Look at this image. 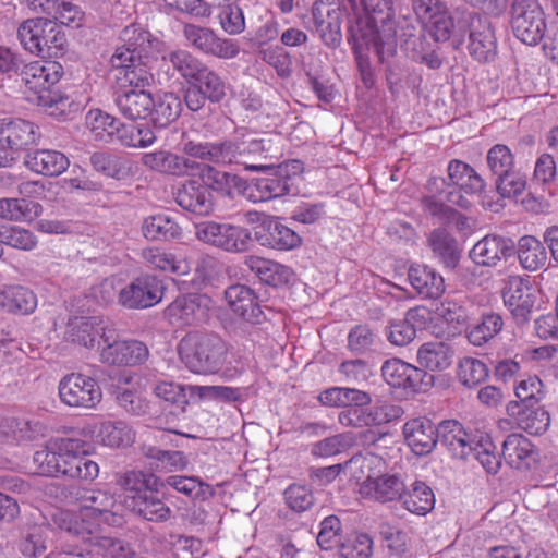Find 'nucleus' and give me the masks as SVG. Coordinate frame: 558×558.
<instances>
[{
	"instance_id": "obj_1",
	"label": "nucleus",
	"mask_w": 558,
	"mask_h": 558,
	"mask_svg": "<svg viewBox=\"0 0 558 558\" xmlns=\"http://www.w3.org/2000/svg\"><path fill=\"white\" fill-rule=\"evenodd\" d=\"M353 17L349 25V41L364 74L369 66L366 52L374 49L380 60L397 51V28L392 0H348Z\"/></svg>"
},
{
	"instance_id": "obj_2",
	"label": "nucleus",
	"mask_w": 558,
	"mask_h": 558,
	"mask_svg": "<svg viewBox=\"0 0 558 558\" xmlns=\"http://www.w3.org/2000/svg\"><path fill=\"white\" fill-rule=\"evenodd\" d=\"M170 486L195 499L203 494L204 484L194 476L171 475L161 481L154 474H131L126 477L125 505L148 521H165L170 509L155 494Z\"/></svg>"
},
{
	"instance_id": "obj_3",
	"label": "nucleus",
	"mask_w": 558,
	"mask_h": 558,
	"mask_svg": "<svg viewBox=\"0 0 558 558\" xmlns=\"http://www.w3.org/2000/svg\"><path fill=\"white\" fill-rule=\"evenodd\" d=\"M75 509L57 510L53 524L66 533L92 542L101 523L119 525L122 518L111 511L113 498L102 490L78 489L75 493Z\"/></svg>"
},
{
	"instance_id": "obj_4",
	"label": "nucleus",
	"mask_w": 558,
	"mask_h": 558,
	"mask_svg": "<svg viewBox=\"0 0 558 558\" xmlns=\"http://www.w3.org/2000/svg\"><path fill=\"white\" fill-rule=\"evenodd\" d=\"M180 361L195 374H218L233 379L243 371L241 361L229 352L227 344L216 335L190 332L178 344Z\"/></svg>"
},
{
	"instance_id": "obj_5",
	"label": "nucleus",
	"mask_w": 558,
	"mask_h": 558,
	"mask_svg": "<svg viewBox=\"0 0 558 558\" xmlns=\"http://www.w3.org/2000/svg\"><path fill=\"white\" fill-rule=\"evenodd\" d=\"M89 446L76 438L49 439L44 449L34 454L36 472L46 476L60 474L85 481H93L99 474V466L88 459Z\"/></svg>"
},
{
	"instance_id": "obj_6",
	"label": "nucleus",
	"mask_w": 558,
	"mask_h": 558,
	"mask_svg": "<svg viewBox=\"0 0 558 558\" xmlns=\"http://www.w3.org/2000/svg\"><path fill=\"white\" fill-rule=\"evenodd\" d=\"M319 401L327 407L347 408L339 414V423L345 427L378 426L402 415V409L393 404H380L365 408L372 402L371 396L362 390L344 387H332L319 395Z\"/></svg>"
},
{
	"instance_id": "obj_7",
	"label": "nucleus",
	"mask_w": 558,
	"mask_h": 558,
	"mask_svg": "<svg viewBox=\"0 0 558 558\" xmlns=\"http://www.w3.org/2000/svg\"><path fill=\"white\" fill-rule=\"evenodd\" d=\"M345 466L356 480L364 478L359 488L362 498L386 504L399 500L404 493L403 480L385 472L386 462L377 454L354 456Z\"/></svg>"
},
{
	"instance_id": "obj_8",
	"label": "nucleus",
	"mask_w": 558,
	"mask_h": 558,
	"mask_svg": "<svg viewBox=\"0 0 558 558\" xmlns=\"http://www.w3.org/2000/svg\"><path fill=\"white\" fill-rule=\"evenodd\" d=\"M17 39L22 47L35 56L58 58L66 47L65 34L49 19H28L17 27Z\"/></svg>"
},
{
	"instance_id": "obj_9",
	"label": "nucleus",
	"mask_w": 558,
	"mask_h": 558,
	"mask_svg": "<svg viewBox=\"0 0 558 558\" xmlns=\"http://www.w3.org/2000/svg\"><path fill=\"white\" fill-rule=\"evenodd\" d=\"M123 45L116 48L110 63L123 73L144 59H165V45L138 25L126 26L121 33Z\"/></svg>"
},
{
	"instance_id": "obj_10",
	"label": "nucleus",
	"mask_w": 558,
	"mask_h": 558,
	"mask_svg": "<svg viewBox=\"0 0 558 558\" xmlns=\"http://www.w3.org/2000/svg\"><path fill=\"white\" fill-rule=\"evenodd\" d=\"M510 15L513 34L519 40L535 46L543 39L547 24L538 0H512Z\"/></svg>"
},
{
	"instance_id": "obj_11",
	"label": "nucleus",
	"mask_w": 558,
	"mask_h": 558,
	"mask_svg": "<svg viewBox=\"0 0 558 558\" xmlns=\"http://www.w3.org/2000/svg\"><path fill=\"white\" fill-rule=\"evenodd\" d=\"M62 73V65L56 61H33L25 64L20 75L26 99L37 106L48 101L49 94L60 81Z\"/></svg>"
},
{
	"instance_id": "obj_12",
	"label": "nucleus",
	"mask_w": 558,
	"mask_h": 558,
	"mask_svg": "<svg viewBox=\"0 0 558 558\" xmlns=\"http://www.w3.org/2000/svg\"><path fill=\"white\" fill-rule=\"evenodd\" d=\"M196 238L206 244L227 252L246 251L251 243V232L240 226L204 221L195 226Z\"/></svg>"
},
{
	"instance_id": "obj_13",
	"label": "nucleus",
	"mask_w": 558,
	"mask_h": 558,
	"mask_svg": "<svg viewBox=\"0 0 558 558\" xmlns=\"http://www.w3.org/2000/svg\"><path fill=\"white\" fill-rule=\"evenodd\" d=\"M300 169L299 161L281 165L262 177L253 179L244 189V195L252 202H267L282 197L291 191L289 168Z\"/></svg>"
},
{
	"instance_id": "obj_14",
	"label": "nucleus",
	"mask_w": 558,
	"mask_h": 558,
	"mask_svg": "<svg viewBox=\"0 0 558 558\" xmlns=\"http://www.w3.org/2000/svg\"><path fill=\"white\" fill-rule=\"evenodd\" d=\"M59 397L69 407L94 409L100 403L102 391L93 377L72 373L60 380Z\"/></svg>"
},
{
	"instance_id": "obj_15",
	"label": "nucleus",
	"mask_w": 558,
	"mask_h": 558,
	"mask_svg": "<svg viewBox=\"0 0 558 558\" xmlns=\"http://www.w3.org/2000/svg\"><path fill=\"white\" fill-rule=\"evenodd\" d=\"M100 360L109 365H137L148 357L147 347L137 340L118 339L113 330L102 332Z\"/></svg>"
},
{
	"instance_id": "obj_16",
	"label": "nucleus",
	"mask_w": 558,
	"mask_h": 558,
	"mask_svg": "<svg viewBox=\"0 0 558 558\" xmlns=\"http://www.w3.org/2000/svg\"><path fill=\"white\" fill-rule=\"evenodd\" d=\"M463 25L469 27L468 51L481 63H488L497 56V38L490 21L481 15H468Z\"/></svg>"
},
{
	"instance_id": "obj_17",
	"label": "nucleus",
	"mask_w": 558,
	"mask_h": 558,
	"mask_svg": "<svg viewBox=\"0 0 558 558\" xmlns=\"http://www.w3.org/2000/svg\"><path fill=\"white\" fill-rule=\"evenodd\" d=\"M162 280L154 275H142L119 291V303L129 308H147L163 298Z\"/></svg>"
},
{
	"instance_id": "obj_18",
	"label": "nucleus",
	"mask_w": 558,
	"mask_h": 558,
	"mask_svg": "<svg viewBox=\"0 0 558 558\" xmlns=\"http://www.w3.org/2000/svg\"><path fill=\"white\" fill-rule=\"evenodd\" d=\"M381 375L390 387L400 389L407 396L418 393L427 386L424 384L426 373L400 359L386 361L381 366Z\"/></svg>"
},
{
	"instance_id": "obj_19",
	"label": "nucleus",
	"mask_w": 558,
	"mask_h": 558,
	"mask_svg": "<svg viewBox=\"0 0 558 558\" xmlns=\"http://www.w3.org/2000/svg\"><path fill=\"white\" fill-rule=\"evenodd\" d=\"M502 299L518 323H524L535 305L536 289L529 280L511 276L502 291Z\"/></svg>"
},
{
	"instance_id": "obj_20",
	"label": "nucleus",
	"mask_w": 558,
	"mask_h": 558,
	"mask_svg": "<svg viewBox=\"0 0 558 558\" xmlns=\"http://www.w3.org/2000/svg\"><path fill=\"white\" fill-rule=\"evenodd\" d=\"M81 434L96 438L101 445L110 448L126 447L135 439L134 430L123 421L100 420L86 423L82 426Z\"/></svg>"
},
{
	"instance_id": "obj_21",
	"label": "nucleus",
	"mask_w": 558,
	"mask_h": 558,
	"mask_svg": "<svg viewBox=\"0 0 558 558\" xmlns=\"http://www.w3.org/2000/svg\"><path fill=\"white\" fill-rule=\"evenodd\" d=\"M213 306L211 299L206 294H187L177 298L166 310L173 324H193L207 317Z\"/></svg>"
},
{
	"instance_id": "obj_22",
	"label": "nucleus",
	"mask_w": 558,
	"mask_h": 558,
	"mask_svg": "<svg viewBox=\"0 0 558 558\" xmlns=\"http://www.w3.org/2000/svg\"><path fill=\"white\" fill-rule=\"evenodd\" d=\"M481 434L468 433L461 423L453 420L444 421L438 428L441 444L458 459H468L473 453Z\"/></svg>"
},
{
	"instance_id": "obj_23",
	"label": "nucleus",
	"mask_w": 558,
	"mask_h": 558,
	"mask_svg": "<svg viewBox=\"0 0 558 558\" xmlns=\"http://www.w3.org/2000/svg\"><path fill=\"white\" fill-rule=\"evenodd\" d=\"M38 138L36 126L22 119L0 120V145L15 156L28 145L35 144Z\"/></svg>"
},
{
	"instance_id": "obj_24",
	"label": "nucleus",
	"mask_w": 558,
	"mask_h": 558,
	"mask_svg": "<svg viewBox=\"0 0 558 558\" xmlns=\"http://www.w3.org/2000/svg\"><path fill=\"white\" fill-rule=\"evenodd\" d=\"M510 240L498 235H486L476 242L469 256L473 263L485 267H495L512 252Z\"/></svg>"
},
{
	"instance_id": "obj_25",
	"label": "nucleus",
	"mask_w": 558,
	"mask_h": 558,
	"mask_svg": "<svg viewBox=\"0 0 558 558\" xmlns=\"http://www.w3.org/2000/svg\"><path fill=\"white\" fill-rule=\"evenodd\" d=\"M502 454L506 463L515 470H530L538 461L535 446L521 434H511L502 444Z\"/></svg>"
},
{
	"instance_id": "obj_26",
	"label": "nucleus",
	"mask_w": 558,
	"mask_h": 558,
	"mask_svg": "<svg viewBox=\"0 0 558 558\" xmlns=\"http://www.w3.org/2000/svg\"><path fill=\"white\" fill-rule=\"evenodd\" d=\"M437 434L434 424L427 417L420 416L409 420L403 426V435L408 446L415 454L429 453L436 442Z\"/></svg>"
},
{
	"instance_id": "obj_27",
	"label": "nucleus",
	"mask_w": 558,
	"mask_h": 558,
	"mask_svg": "<svg viewBox=\"0 0 558 558\" xmlns=\"http://www.w3.org/2000/svg\"><path fill=\"white\" fill-rule=\"evenodd\" d=\"M225 299L231 311L247 322L259 323L263 311L254 291L244 284H233L225 291Z\"/></svg>"
},
{
	"instance_id": "obj_28",
	"label": "nucleus",
	"mask_w": 558,
	"mask_h": 558,
	"mask_svg": "<svg viewBox=\"0 0 558 558\" xmlns=\"http://www.w3.org/2000/svg\"><path fill=\"white\" fill-rule=\"evenodd\" d=\"M145 381L137 375L122 374L118 379V403L132 414L140 415L147 409L144 397Z\"/></svg>"
},
{
	"instance_id": "obj_29",
	"label": "nucleus",
	"mask_w": 558,
	"mask_h": 558,
	"mask_svg": "<svg viewBox=\"0 0 558 558\" xmlns=\"http://www.w3.org/2000/svg\"><path fill=\"white\" fill-rule=\"evenodd\" d=\"M452 347L444 341H428L420 345L416 362L425 373H440L448 369L453 361Z\"/></svg>"
},
{
	"instance_id": "obj_30",
	"label": "nucleus",
	"mask_w": 558,
	"mask_h": 558,
	"mask_svg": "<svg viewBox=\"0 0 558 558\" xmlns=\"http://www.w3.org/2000/svg\"><path fill=\"white\" fill-rule=\"evenodd\" d=\"M24 163L35 173L58 177L69 168L70 160L59 150L35 149L27 153Z\"/></svg>"
},
{
	"instance_id": "obj_31",
	"label": "nucleus",
	"mask_w": 558,
	"mask_h": 558,
	"mask_svg": "<svg viewBox=\"0 0 558 558\" xmlns=\"http://www.w3.org/2000/svg\"><path fill=\"white\" fill-rule=\"evenodd\" d=\"M177 203L196 215H208L214 207L210 191L196 179H191L177 193Z\"/></svg>"
},
{
	"instance_id": "obj_32",
	"label": "nucleus",
	"mask_w": 558,
	"mask_h": 558,
	"mask_svg": "<svg viewBox=\"0 0 558 558\" xmlns=\"http://www.w3.org/2000/svg\"><path fill=\"white\" fill-rule=\"evenodd\" d=\"M142 256L149 267L161 272L184 276L191 270V264L182 253L148 247L143 251Z\"/></svg>"
},
{
	"instance_id": "obj_33",
	"label": "nucleus",
	"mask_w": 558,
	"mask_h": 558,
	"mask_svg": "<svg viewBox=\"0 0 558 558\" xmlns=\"http://www.w3.org/2000/svg\"><path fill=\"white\" fill-rule=\"evenodd\" d=\"M427 242L446 268L454 269L458 266L463 247L447 228L433 230L428 234Z\"/></svg>"
},
{
	"instance_id": "obj_34",
	"label": "nucleus",
	"mask_w": 558,
	"mask_h": 558,
	"mask_svg": "<svg viewBox=\"0 0 558 558\" xmlns=\"http://www.w3.org/2000/svg\"><path fill=\"white\" fill-rule=\"evenodd\" d=\"M102 332H108L100 326L96 318L75 317L66 327V338L86 349H93L97 344L100 349Z\"/></svg>"
},
{
	"instance_id": "obj_35",
	"label": "nucleus",
	"mask_w": 558,
	"mask_h": 558,
	"mask_svg": "<svg viewBox=\"0 0 558 558\" xmlns=\"http://www.w3.org/2000/svg\"><path fill=\"white\" fill-rule=\"evenodd\" d=\"M257 234L260 245L280 251L293 250L302 243L301 236L276 217L267 225L265 233Z\"/></svg>"
},
{
	"instance_id": "obj_36",
	"label": "nucleus",
	"mask_w": 558,
	"mask_h": 558,
	"mask_svg": "<svg viewBox=\"0 0 558 558\" xmlns=\"http://www.w3.org/2000/svg\"><path fill=\"white\" fill-rule=\"evenodd\" d=\"M408 277L412 287L426 298H438L445 292L442 276L428 266L412 265Z\"/></svg>"
},
{
	"instance_id": "obj_37",
	"label": "nucleus",
	"mask_w": 558,
	"mask_h": 558,
	"mask_svg": "<svg viewBox=\"0 0 558 558\" xmlns=\"http://www.w3.org/2000/svg\"><path fill=\"white\" fill-rule=\"evenodd\" d=\"M245 264L262 281L274 287L288 283L293 276L290 267L266 258L250 256Z\"/></svg>"
},
{
	"instance_id": "obj_38",
	"label": "nucleus",
	"mask_w": 558,
	"mask_h": 558,
	"mask_svg": "<svg viewBox=\"0 0 558 558\" xmlns=\"http://www.w3.org/2000/svg\"><path fill=\"white\" fill-rule=\"evenodd\" d=\"M121 113L130 119H144L151 113L154 99L146 89H125L117 98Z\"/></svg>"
},
{
	"instance_id": "obj_39",
	"label": "nucleus",
	"mask_w": 558,
	"mask_h": 558,
	"mask_svg": "<svg viewBox=\"0 0 558 558\" xmlns=\"http://www.w3.org/2000/svg\"><path fill=\"white\" fill-rule=\"evenodd\" d=\"M402 506L409 512L416 515H425L435 507V495L433 489L422 481H415L401 498Z\"/></svg>"
},
{
	"instance_id": "obj_40",
	"label": "nucleus",
	"mask_w": 558,
	"mask_h": 558,
	"mask_svg": "<svg viewBox=\"0 0 558 558\" xmlns=\"http://www.w3.org/2000/svg\"><path fill=\"white\" fill-rule=\"evenodd\" d=\"M484 186L483 179L471 167V173L464 175L463 179L454 185V189L447 193V207L458 206L468 209L472 204L470 197L481 193Z\"/></svg>"
},
{
	"instance_id": "obj_41",
	"label": "nucleus",
	"mask_w": 558,
	"mask_h": 558,
	"mask_svg": "<svg viewBox=\"0 0 558 558\" xmlns=\"http://www.w3.org/2000/svg\"><path fill=\"white\" fill-rule=\"evenodd\" d=\"M43 207L39 203L26 198L0 199V218L10 221L29 222L40 216Z\"/></svg>"
},
{
	"instance_id": "obj_42",
	"label": "nucleus",
	"mask_w": 558,
	"mask_h": 558,
	"mask_svg": "<svg viewBox=\"0 0 558 558\" xmlns=\"http://www.w3.org/2000/svg\"><path fill=\"white\" fill-rule=\"evenodd\" d=\"M120 121L108 112L95 108L85 116V125L96 141L111 142L114 140Z\"/></svg>"
},
{
	"instance_id": "obj_43",
	"label": "nucleus",
	"mask_w": 558,
	"mask_h": 558,
	"mask_svg": "<svg viewBox=\"0 0 558 558\" xmlns=\"http://www.w3.org/2000/svg\"><path fill=\"white\" fill-rule=\"evenodd\" d=\"M36 305L35 294L25 287L8 286L0 289V306L8 312L27 314L33 312Z\"/></svg>"
},
{
	"instance_id": "obj_44",
	"label": "nucleus",
	"mask_w": 558,
	"mask_h": 558,
	"mask_svg": "<svg viewBox=\"0 0 558 558\" xmlns=\"http://www.w3.org/2000/svg\"><path fill=\"white\" fill-rule=\"evenodd\" d=\"M518 258L524 269L536 271L545 266L547 253L538 239L532 235H524L518 242Z\"/></svg>"
},
{
	"instance_id": "obj_45",
	"label": "nucleus",
	"mask_w": 558,
	"mask_h": 558,
	"mask_svg": "<svg viewBox=\"0 0 558 558\" xmlns=\"http://www.w3.org/2000/svg\"><path fill=\"white\" fill-rule=\"evenodd\" d=\"M418 317L425 319V310L411 308L403 320L391 322L387 327L388 341L397 347H403L412 342L416 337V329L412 322Z\"/></svg>"
},
{
	"instance_id": "obj_46",
	"label": "nucleus",
	"mask_w": 558,
	"mask_h": 558,
	"mask_svg": "<svg viewBox=\"0 0 558 558\" xmlns=\"http://www.w3.org/2000/svg\"><path fill=\"white\" fill-rule=\"evenodd\" d=\"M181 111L180 97L173 93H165L154 100L150 117L155 126L166 128L179 118Z\"/></svg>"
},
{
	"instance_id": "obj_47",
	"label": "nucleus",
	"mask_w": 558,
	"mask_h": 558,
	"mask_svg": "<svg viewBox=\"0 0 558 558\" xmlns=\"http://www.w3.org/2000/svg\"><path fill=\"white\" fill-rule=\"evenodd\" d=\"M456 375L462 386L474 388L487 378L488 367L476 357L464 356L457 363Z\"/></svg>"
},
{
	"instance_id": "obj_48",
	"label": "nucleus",
	"mask_w": 558,
	"mask_h": 558,
	"mask_svg": "<svg viewBox=\"0 0 558 558\" xmlns=\"http://www.w3.org/2000/svg\"><path fill=\"white\" fill-rule=\"evenodd\" d=\"M148 240H171L180 234V227L169 216L158 214L146 218L142 227Z\"/></svg>"
},
{
	"instance_id": "obj_49",
	"label": "nucleus",
	"mask_w": 558,
	"mask_h": 558,
	"mask_svg": "<svg viewBox=\"0 0 558 558\" xmlns=\"http://www.w3.org/2000/svg\"><path fill=\"white\" fill-rule=\"evenodd\" d=\"M38 106L43 107L50 116L57 119H66L72 113L81 110L83 101L74 95L52 90L49 94L48 101L40 102Z\"/></svg>"
},
{
	"instance_id": "obj_50",
	"label": "nucleus",
	"mask_w": 558,
	"mask_h": 558,
	"mask_svg": "<svg viewBox=\"0 0 558 558\" xmlns=\"http://www.w3.org/2000/svg\"><path fill=\"white\" fill-rule=\"evenodd\" d=\"M114 140L126 147L146 148L155 143L156 136L146 125L123 124L120 122Z\"/></svg>"
},
{
	"instance_id": "obj_51",
	"label": "nucleus",
	"mask_w": 558,
	"mask_h": 558,
	"mask_svg": "<svg viewBox=\"0 0 558 558\" xmlns=\"http://www.w3.org/2000/svg\"><path fill=\"white\" fill-rule=\"evenodd\" d=\"M518 426L531 435L544 434L549 425V413L542 407L524 408L520 410L518 418Z\"/></svg>"
},
{
	"instance_id": "obj_52",
	"label": "nucleus",
	"mask_w": 558,
	"mask_h": 558,
	"mask_svg": "<svg viewBox=\"0 0 558 558\" xmlns=\"http://www.w3.org/2000/svg\"><path fill=\"white\" fill-rule=\"evenodd\" d=\"M471 456H473L489 474L498 473L501 466V459L497 451V447L488 435L481 434L478 436L476 446L474 447Z\"/></svg>"
},
{
	"instance_id": "obj_53",
	"label": "nucleus",
	"mask_w": 558,
	"mask_h": 558,
	"mask_svg": "<svg viewBox=\"0 0 558 558\" xmlns=\"http://www.w3.org/2000/svg\"><path fill=\"white\" fill-rule=\"evenodd\" d=\"M169 61L173 69L178 71L179 74L189 83H194L206 69V65L203 62L185 50L171 52Z\"/></svg>"
},
{
	"instance_id": "obj_54",
	"label": "nucleus",
	"mask_w": 558,
	"mask_h": 558,
	"mask_svg": "<svg viewBox=\"0 0 558 558\" xmlns=\"http://www.w3.org/2000/svg\"><path fill=\"white\" fill-rule=\"evenodd\" d=\"M504 322L496 313L486 314L481 322L468 331V339L474 345H482L494 338L502 328Z\"/></svg>"
},
{
	"instance_id": "obj_55",
	"label": "nucleus",
	"mask_w": 558,
	"mask_h": 558,
	"mask_svg": "<svg viewBox=\"0 0 558 558\" xmlns=\"http://www.w3.org/2000/svg\"><path fill=\"white\" fill-rule=\"evenodd\" d=\"M39 7L43 12L53 14L62 24L72 27H78L82 24L84 14L77 5L71 2L63 1L61 3H57L53 0H45L39 3Z\"/></svg>"
},
{
	"instance_id": "obj_56",
	"label": "nucleus",
	"mask_w": 558,
	"mask_h": 558,
	"mask_svg": "<svg viewBox=\"0 0 558 558\" xmlns=\"http://www.w3.org/2000/svg\"><path fill=\"white\" fill-rule=\"evenodd\" d=\"M0 244L9 245L16 250L33 251L38 244L37 236L22 227H1Z\"/></svg>"
},
{
	"instance_id": "obj_57",
	"label": "nucleus",
	"mask_w": 558,
	"mask_h": 558,
	"mask_svg": "<svg viewBox=\"0 0 558 558\" xmlns=\"http://www.w3.org/2000/svg\"><path fill=\"white\" fill-rule=\"evenodd\" d=\"M436 313L452 329L462 327L469 319L465 304L454 299H445L437 307Z\"/></svg>"
},
{
	"instance_id": "obj_58",
	"label": "nucleus",
	"mask_w": 558,
	"mask_h": 558,
	"mask_svg": "<svg viewBox=\"0 0 558 558\" xmlns=\"http://www.w3.org/2000/svg\"><path fill=\"white\" fill-rule=\"evenodd\" d=\"M353 436L349 433L333 435L312 445L311 452L318 458L336 456L351 446Z\"/></svg>"
},
{
	"instance_id": "obj_59",
	"label": "nucleus",
	"mask_w": 558,
	"mask_h": 558,
	"mask_svg": "<svg viewBox=\"0 0 558 558\" xmlns=\"http://www.w3.org/2000/svg\"><path fill=\"white\" fill-rule=\"evenodd\" d=\"M372 539L366 534L349 535L339 546L341 558H369Z\"/></svg>"
},
{
	"instance_id": "obj_60",
	"label": "nucleus",
	"mask_w": 558,
	"mask_h": 558,
	"mask_svg": "<svg viewBox=\"0 0 558 558\" xmlns=\"http://www.w3.org/2000/svg\"><path fill=\"white\" fill-rule=\"evenodd\" d=\"M487 163L492 172L500 177L513 170L514 156L508 146L497 144L488 150Z\"/></svg>"
},
{
	"instance_id": "obj_61",
	"label": "nucleus",
	"mask_w": 558,
	"mask_h": 558,
	"mask_svg": "<svg viewBox=\"0 0 558 558\" xmlns=\"http://www.w3.org/2000/svg\"><path fill=\"white\" fill-rule=\"evenodd\" d=\"M151 59H144L131 69L125 70L119 77L122 81V86L129 89H145L153 81V74L149 71V62Z\"/></svg>"
},
{
	"instance_id": "obj_62",
	"label": "nucleus",
	"mask_w": 558,
	"mask_h": 558,
	"mask_svg": "<svg viewBox=\"0 0 558 558\" xmlns=\"http://www.w3.org/2000/svg\"><path fill=\"white\" fill-rule=\"evenodd\" d=\"M286 505L294 512L308 510L314 504L312 490L305 485L292 484L283 493Z\"/></svg>"
},
{
	"instance_id": "obj_63",
	"label": "nucleus",
	"mask_w": 558,
	"mask_h": 558,
	"mask_svg": "<svg viewBox=\"0 0 558 558\" xmlns=\"http://www.w3.org/2000/svg\"><path fill=\"white\" fill-rule=\"evenodd\" d=\"M263 61L271 65L277 74L287 77L292 72V60L290 54L280 46L268 47L259 51Z\"/></svg>"
},
{
	"instance_id": "obj_64",
	"label": "nucleus",
	"mask_w": 558,
	"mask_h": 558,
	"mask_svg": "<svg viewBox=\"0 0 558 558\" xmlns=\"http://www.w3.org/2000/svg\"><path fill=\"white\" fill-rule=\"evenodd\" d=\"M194 83L210 101H219L226 94L225 83L207 66Z\"/></svg>"
}]
</instances>
